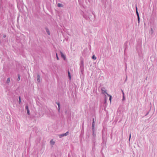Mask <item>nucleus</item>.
Masks as SVG:
<instances>
[{"label":"nucleus","instance_id":"obj_1","mask_svg":"<svg viewBox=\"0 0 157 157\" xmlns=\"http://www.w3.org/2000/svg\"><path fill=\"white\" fill-rule=\"evenodd\" d=\"M136 13L137 17V20L138 23H140V18L139 15V13L138 11V9L137 7L136 4Z\"/></svg>","mask_w":157,"mask_h":157},{"label":"nucleus","instance_id":"obj_2","mask_svg":"<svg viewBox=\"0 0 157 157\" xmlns=\"http://www.w3.org/2000/svg\"><path fill=\"white\" fill-rule=\"evenodd\" d=\"M128 41H126V42L124 43V53L125 54V51H126L128 47Z\"/></svg>","mask_w":157,"mask_h":157},{"label":"nucleus","instance_id":"obj_3","mask_svg":"<svg viewBox=\"0 0 157 157\" xmlns=\"http://www.w3.org/2000/svg\"><path fill=\"white\" fill-rule=\"evenodd\" d=\"M69 134V132L67 131L66 133H65L62 134H61L59 135V136L60 138H61L63 137L66 136L67 135H68Z\"/></svg>","mask_w":157,"mask_h":157},{"label":"nucleus","instance_id":"obj_4","mask_svg":"<svg viewBox=\"0 0 157 157\" xmlns=\"http://www.w3.org/2000/svg\"><path fill=\"white\" fill-rule=\"evenodd\" d=\"M40 75L38 73L37 74V81L38 82H40Z\"/></svg>","mask_w":157,"mask_h":157},{"label":"nucleus","instance_id":"obj_5","mask_svg":"<svg viewBox=\"0 0 157 157\" xmlns=\"http://www.w3.org/2000/svg\"><path fill=\"white\" fill-rule=\"evenodd\" d=\"M25 109H26L27 113V114L29 115H30V111L29 109V107L28 105H26L25 106Z\"/></svg>","mask_w":157,"mask_h":157},{"label":"nucleus","instance_id":"obj_6","mask_svg":"<svg viewBox=\"0 0 157 157\" xmlns=\"http://www.w3.org/2000/svg\"><path fill=\"white\" fill-rule=\"evenodd\" d=\"M60 53L61 56V57L64 60H65L66 57V56L65 55H64L62 52L61 51L60 52Z\"/></svg>","mask_w":157,"mask_h":157},{"label":"nucleus","instance_id":"obj_7","mask_svg":"<svg viewBox=\"0 0 157 157\" xmlns=\"http://www.w3.org/2000/svg\"><path fill=\"white\" fill-rule=\"evenodd\" d=\"M80 68H84V62L83 60H81Z\"/></svg>","mask_w":157,"mask_h":157},{"label":"nucleus","instance_id":"obj_8","mask_svg":"<svg viewBox=\"0 0 157 157\" xmlns=\"http://www.w3.org/2000/svg\"><path fill=\"white\" fill-rule=\"evenodd\" d=\"M94 118H93L92 120L93 122L92 123V129H94V125H95V122H94Z\"/></svg>","mask_w":157,"mask_h":157},{"label":"nucleus","instance_id":"obj_9","mask_svg":"<svg viewBox=\"0 0 157 157\" xmlns=\"http://www.w3.org/2000/svg\"><path fill=\"white\" fill-rule=\"evenodd\" d=\"M92 135L94 138L96 136V133L94 132V129H92Z\"/></svg>","mask_w":157,"mask_h":157},{"label":"nucleus","instance_id":"obj_10","mask_svg":"<svg viewBox=\"0 0 157 157\" xmlns=\"http://www.w3.org/2000/svg\"><path fill=\"white\" fill-rule=\"evenodd\" d=\"M83 17L86 20H88L89 19V17H88L86 14H84L83 15Z\"/></svg>","mask_w":157,"mask_h":157},{"label":"nucleus","instance_id":"obj_11","mask_svg":"<svg viewBox=\"0 0 157 157\" xmlns=\"http://www.w3.org/2000/svg\"><path fill=\"white\" fill-rule=\"evenodd\" d=\"M45 29L46 32L47 33V34L48 35H49L50 34V31H49V30L48 29L47 27H46Z\"/></svg>","mask_w":157,"mask_h":157},{"label":"nucleus","instance_id":"obj_12","mask_svg":"<svg viewBox=\"0 0 157 157\" xmlns=\"http://www.w3.org/2000/svg\"><path fill=\"white\" fill-rule=\"evenodd\" d=\"M57 104V105H58V111L59 112V110L60 108V103L59 102H58L57 103H56Z\"/></svg>","mask_w":157,"mask_h":157},{"label":"nucleus","instance_id":"obj_13","mask_svg":"<svg viewBox=\"0 0 157 157\" xmlns=\"http://www.w3.org/2000/svg\"><path fill=\"white\" fill-rule=\"evenodd\" d=\"M57 6L58 7H63V6L62 4L59 3L58 4Z\"/></svg>","mask_w":157,"mask_h":157},{"label":"nucleus","instance_id":"obj_14","mask_svg":"<svg viewBox=\"0 0 157 157\" xmlns=\"http://www.w3.org/2000/svg\"><path fill=\"white\" fill-rule=\"evenodd\" d=\"M80 70L81 74H83L84 72V68H80Z\"/></svg>","mask_w":157,"mask_h":157},{"label":"nucleus","instance_id":"obj_15","mask_svg":"<svg viewBox=\"0 0 157 157\" xmlns=\"http://www.w3.org/2000/svg\"><path fill=\"white\" fill-rule=\"evenodd\" d=\"M68 77L70 79L71 78V74L69 71H68Z\"/></svg>","mask_w":157,"mask_h":157},{"label":"nucleus","instance_id":"obj_16","mask_svg":"<svg viewBox=\"0 0 157 157\" xmlns=\"http://www.w3.org/2000/svg\"><path fill=\"white\" fill-rule=\"evenodd\" d=\"M92 58L93 59L95 60L96 59V57L94 55H93L92 57Z\"/></svg>","mask_w":157,"mask_h":157},{"label":"nucleus","instance_id":"obj_17","mask_svg":"<svg viewBox=\"0 0 157 157\" xmlns=\"http://www.w3.org/2000/svg\"><path fill=\"white\" fill-rule=\"evenodd\" d=\"M107 95L109 97V100L110 102H111V99H112V96L111 95H109V94H107Z\"/></svg>","mask_w":157,"mask_h":157},{"label":"nucleus","instance_id":"obj_18","mask_svg":"<svg viewBox=\"0 0 157 157\" xmlns=\"http://www.w3.org/2000/svg\"><path fill=\"white\" fill-rule=\"evenodd\" d=\"M20 79V76L19 74H18V78H17V81H19V80Z\"/></svg>","mask_w":157,"mask_h":157},{"label":"nucleus","instance_id":"obj_19","mask_svg":"<svg viewBox=\"0 0 157 157\" xmlns=\"http://www.w3.org/2000/svg\"><path fill=\"white\" fill-rule=\"evenodd\" d=\"M18 102L19 104H20L21 102V98L20 96L19 97V101H18Z\"/></svg>","mask_w":157,"mask_h":157},{"label":"nucleus","instance_id":"obj_20","mask_svg":"<svg viewBox=\"0 0 157 157\" xmlns=\"http://www.w3.org/2000/svg\"><path fill=\"white\" fill-rule=\"evenodd\" d=\"M150 33L151 34H152L153 33V29H152V28H151V30H150Z\"/></svg>","mask_w":157,"mask_h":157},{"label":"nucleus","instance_id":"obj_21","mask_svg":"<svg viewBox=\"0 0 157 157\" xmlns=\"http://www.w3.org/2000/svg\"><path fill=\"white\" fill-rule=\"evenodd\" d=\"M10 81V78H8L7 79V82L8 83H9Z\"/></svg>","mask_w":157,"mask_h":157},{"label":"nucleus","instance_id":"obj_22","mask_svg":"<svg viewBox=\"0 0 157 157\" xmlns=\"http://www.w3.org/2000/svg\"><path fill=\"white\" fill-rule=\"evenodd\" d=\"M101 90H102V92H103L104 93H105L107 95V94H108V93L106 92V90H103L102 89Z\"/></svg>","mask_w":157,"mask_h":157},{"label":"nucleus","instance_id":"obj_23","mask_svg":"<svg viewBox=\"0 0 157 157\" xmlns=\"http://www.w3.org/2000/svg\"><path fill=\"white\" fill-rule=\"evenodd\" d=\"M50 143L52 144H54L55 143V142H53L52 141V140H51L50 141Z\"/></svg>","mask_w":157,"mask_h":157},{"label":"nucleus","instance_id":"obj_24","mask_svg":"<svg viewBox=\"0 0 157 157\" xmlns=\"http://www.w3.org/2000/svg\"><path fill=\"white\" fill-rule=\"evenodd\" d=\"M56 57L57 59L58 60H59V57H58V56L57 53H56Z\"/></svg>","mask_w":157,"mask_h":157},{"label":"nucleus","instance_id":"obj_25","mask_svg":"<svg viewBox=\"0 0 157 157\" xmlns=\"http://www.w3.org/2000/svg\"><path fill=\"white\" fill-rule=\"evenodd\" d=\"M122 93H123V100H124V98H125V97H124V93L122 90Z\"/></svg>","mask_w":157,"mask_h":157},{"label":"nucleus","instance_id":"obj_26","mask_svg":"<svg viewBox=\"0 0 157 157\" xmlns=\"http://www.w3.org/2000/svg\"><path fill=\"white\" fill-rule=\"evenodd\" d=\"M131 134L130 133V134H129V141L130 140V138H131Z\"/></svg>","mask_w":157,"mask_h":157},{"label":"nucleus","instance_id":"obj_27","mask_svg":"<svg viewBox=\"0 0 157 157\" xmlns=\"http://www.w3.org/2000/svg\"><path fill=\"white\" fill-rule=\"evenodd\" d=\"M106 98H105V103L106 102Z\"/></svg>","mask_w":157,"mask_h":157},{"label":"nucleus","instance_id":"obj_28","mask_svg":"<svg viewBox=\"0 0 157 157\" xmlns=\"http://www.w3.org/2000/svg\"><path fill=\"white\" fill-rule=\"evenodd\" d=\"M127 76H126V79L125 80V82H126V81H127Z\"/></svg>","mask_w":157,"mask_h":157},{"label":"nucleus","instance_id":"obj_29","mask_svg":"<svg viewBox=\"0 0 157 157\" xmlns=\"http://www.w3.org/2000/svg\"><path fill=\"white\" fill-rule=\"evenodd\" d=\"M3 36H4V38H5L6 37V35H4Z\"/></svg>","mask_w":157,"mask_h":157},{"label":"nucleus","instance_id":"obj_30","mask_svg":"<svg viewBox=\"0 0 157 157\" xmlns=\"http://www.w3.org/2000/svg\"><path fill=\"white\" fill-rule=\"evenodd\" d=\"M148 113H147L146 115V116L147 115Z\"/></svg>","mask_w":157,"mask_h":157},{"label":"nucleus","instance_id":"obj_31","mask_svg":"<svg viewBox=\"0 0 157 157\" xmlns=\"http://www.w3.org/2000/svg\"><path fill=\"white\" fill-rule=\"evenodd\" d=\"M147 78H146V80H147Z\"/></svg>","mask_w":157,"mask_h":157}]
</instances>
